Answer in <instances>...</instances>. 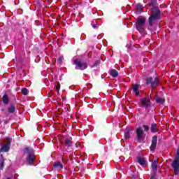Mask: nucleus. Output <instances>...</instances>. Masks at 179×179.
<instances>
[{
  "instance_id": "obj_11",
  "label": "nucleus",
  "mask_w": 179,
  "mask_h": 179,
  "mask_svg": "<svg viewBox=\"0 0 179 179\" xmlns=\"http://www.w3.org/2000/svg\"><path fill=\"white\" fill-rule=\"evenodd\" d=\"M132 90L136 96H139V85L133 84Z\"/></svg>"
},
{
  "instance_id": "obj_16",
  "label": "nucleus",
  "mask_w": 179,
  "mask_h": 179,
  "mask_svg": "<svg viewBox=\"0 0 179 179\" xmlns=\"http://www.w3.org/2000/svg\"><path fill=\"white\" fill-rule=\"evenodd\" d=\"M155 100L157 103H159V104H163V103L165 101L164 99L160 98L157 96H155Z\"/></svg>"
},
{
  "instance_id": "obj_14",
  "label": "nucleus",
  "mask_w": 179,
  "mask_h": 179,
  "mask_svg": "<svg viewBox=\"0 0 179 179\" xmlns=\"http://www.w3.org/2000/svg\"><path fill=\"white\" fill-rule=\"evenodd\" d=\"M109 73L110 76H113V78H117V76H118V71H117L115 69L110 70Z\"/></svg>"
},
{
  "instance_id": "obj_4",
  "label": "nucleus",
  "mask_w": 179,
  "mask_h": 179,
  "mask_svg": "<svg viewBox=\"0 0 179 179\" xmlns=\"http://www.w3.org/2000/svg\"><path fill=\"white\" fill-rule=\"evenodd\" d=\"M74 64L78 66V69H81V71H83V69H86L87 68V64L85 62H80L78 59L74 60Z\"/></svg>"
},
{
  "instance_id": "obj_24",
  "label": "nucleus",
  "mask_w": 179,
  "mask_h": 179,
  "mask_svg": "<svg viewBox=\"0 0 179 179\" xmlns=\"http://www.w3.org/2000/svg\"><path fill=\"white\" fill-rule=\"evenodd\" d=\"M59 64H62V61H64V57H59V59H57Z\"/></svg>"
},
{
  "instance_id": "obj_17",
  "label": "nucleus",
  "mask_w": 179,
  "mask_h": 179,
  "mask_svg": "<svg viewBox=\"0 0 179 179\" xmlns=\"http://www.w3.org/2000/svg\"><path fill=\"white\" fill-rule=\"evenodd\" d=\"M131 131V128L127 127L126 128L125 132H124V137L126 139H129V132Z\"/></svg>"
},
{
  "instance_id": "obj_2",
  "label": "nucleus",
  "mask_w": 179,
  "mask_h": 179,
  "mask_svg": "<svg viewBox=\"0 0 179 179\" xmlns=\"http://www.w3.org/2000/svg\"><path fill=\"white\" fill-rule=\"evenodd\" d=\"M24 157L26 159V164H31L34 163V154H33V149L27 148L24 149Z\"/></svg>"
},
{
  "instance_id": "obj_15",
  "label": "nucleus",
  "mask_w": 179,
  "mask_h": 179,
  "mask_svg": "<svg viewBox=\"0 0 179 179\" xmlns=\"http://www.w3.org/2000/svg\"><path fill=\"white\" fill-rule=\"evenodd\" d=\"M159 163V161L157 159L155 160L152 163V169L153 171H156L157 170V164Z\"/></svg>"
},
{
  "instance_id": "obj_21",
  "label": "nucleus",
  "mask_w": 179,
  "mask_h": 179,
  "mask_svg": "<svg viewBox=\"0 0 179 179\" xmlns=\"http://www.w3.org/2000/svg\"><path fill=\"white\" fill-rule=\"evenodd\" d=\"M3 101L5 104H8V102L9 101V100L8 99V95H6V94L3 95Z\"/></svg>"
},
{
  "instance_id": "obj_9",
  "label": "nucleus",
  "mask_w": 179,
  "mask_h": 179,
  "mask_svg": "<svg viewBox=\"0 0 179 179\" xmlns=\"http://www.w3.org/2000/svg\"><path fill=\"white\" fill-rule=\"evenodd\" d=\"M142 9H143V6H142V4L141 3H138L137 5H136L134 12L137 15H140V13H142Z\"/></svg>"
},
{
  "instance_id": "obj_13",
  "label": "nucleus",
  "mask_w": 179,
  "mask_h": 179,
  "mask_svg": "<svg viewBox=\"0 0 179 179\" xmlns=\"http://www.w3.org/2000/svg\"><path fill=\"white\" fill-rule=\"evenodd\" d=\"M55 169L57 170H62L64 169V163H61L60 162H56L54 164Z\"/></svg>"
},
{
  "instance_id": "obj_5",
  "label": "nucleus",
  "mask_w": 179,
  "mask_h": 179,
  "mask_svg": "<svg viewBox=\"0 0 179 179\" xmlns=\"http://www.w3.org/2000/svg\"><path fill=\"white\" fill-rule=\"evenodd\" d=\"M136 134H137V139L138 142H143V130L142 128L139 127L136 129Z\"/></svg>"
},
{
  "instance_id": "obj_1",
  "label": "nucleus",
  "mask_w": 179,
  "mask_h": 179,
  "mask_svg": "<svg viewBox=\"0 0 179 179\" xmlns=\"http://www.w3.org/2000/svg\"><path fill=\"white\" fill-rule=\"evenodd\" d=\"M160 18V10H159L158 8L154 7L152 8V15L149 17V27L148 30H152V26H153V23L157 20V19Z\"/></svg>"
},
{
  "instance_id": "obj_7",
  "label": "nucleus",
  "mask_w": 179,
  "mask_h": 179,
  "mask_svg": "<svg viewBox=\"0 0 179 179\" xmlns=\"http://www.w3.org/2000/svg\"><path fill=\"white\" fill-rule=\"evenodd\" d=\"M157 145V136H154L152 137V144H151V147H150V150L152 152H153L155 150V149H156Z\"/></svg>"
},
{
  "instance_id": "obj_10",
  "label": "nucleus",
  "mask_w": 179,
  "mask_h": 179,
  "mask_svg": "<svg viewBox=\"0 0 179 179\" xmlns=\"http://www.w3.org/2000/svg\"><path fill=\"white\" fill-rule=\"evenodd\" d=\"M137 160L139 164H141V166H143V167H145V166H148V162H146V159H145V158L138 157L137 158Z\"/></svg>"
},
{
  "instance_id": "obj_19",
  "label": "nucleus",
  "mask_w": 179,
  "mask_h": 179,
  "mask_svg": "<svg viewBox=\"0 0 179 179\" xmlns=\"http://www.w3.org/2000/svg\"><path fill=\"white\" fill-rule=\"evenodd\" d=\"M151 132H157V124L155 123L151 125Z\"/></svg>"
},
{
  "instance_id": "obj_8",
  "label": "nucleus",
  "mask_w": 179,
  "mask_h": 179,
  "mask_svg": "<svg viewBox=\"0 0 179 179\" xmlns=\"http://www.w3.org/2000/svg\"><path fill=\"white\" fill-rule=\"evenodd\" d=\"M141 104L143 107H145V108L149 107V106H150V99H149V98H143L141 100Z\"/></svg>"
},
{
  "instance_id": "obj_18",
  "label": "nucleus",
  "mask_w": 179,
  "mask_h": 179,
  "mask_svg": "<svg viewBox=\"0 0 179 179\" xmlns=\"http://www.w3.org/2000/svg\"><path fill=\"white\" fill-rule=\"evenodd\" d=\"M66 146H68V148H71L72 146V139L71 138H66L65 141Z\"/></svg>"
},
{
  "instance_id": "obj_3",
  "label": "nucleus",
  "mask_w": 179,
  "mask_h": 179,
  "mask_svg": "<svg viewBox=\"0 0 179 179\" xmlns=\"http://www.w3.org/2000/svg\"><path fill=\"white\" fill-rule=\"evenodd\" d=\"M146 22V18L140 17L137 18L136 22V27L139 33H143L145 31V23Z\"/></svg>"
},
{
  "instance_id": "obj_6",
  "label": "nucleus",
  "mask_w": 179,
  "mask_h": 179,
  "mask_svg": "<svg viewBox=\"0 0 179 179\" xmlns=\"http://www.w3.org/2000/svg\"><path fill=\"white\" fill-rule=\"evenodd\" d=\"M147 83H151V87L152 89H155L157 85H159V80L157 78H155L153 81V79L152 78H148L147 79Z\"/></svg>"
},
{
  "instance_id": "obj_22",
  "label": "nucleus",
  "mask_w": 179,
  "mask_h": 179,
  "mask_svg": "<svg viewBox=\"0 0 179 179\" xmlns=\"http://www.w3.org/2000/svg\"><path fill=\"white\" fill-rule=\"evenodd\" d=\"M28 90L27 88H23L22 90V93L24 94V96H27V93H28Z\"/></svg>"
},
{
  "instance_id": "obj_28",
  "label": "nucleus",
  "mask_w": 179,
  "mask_h": 179,
  "mask_svg": "<svg viewBox=\"0 0 179 179\" xmlns=\"http://www.w3.org/2000/svg\"><path fill=\"white\" fill-rule=\"evenodd\" d=\"M7 179H13V178H8Z\"/></svg>"
},
{
  "instance_id": "obj_27",
  "label": "nucleus",
  "mask_w": 179,
  "mask_h": 179,
  "mask_svg": "<svg viewBox=\"0 0 179 179\" xmlns=\"http://www.w3.org/2000/svg\"><path fill=\"white\" fill-rule=\"evenodd\" d=\"M92 27H93L94 29H96V27H97V25H96V24H92Z\"/></svg>"
},
{
  "instance_id": "obj_26",
  "label": "nucleus",
  "mask_w": 179,
  "mask_h": 179,
  "mask_svg": "<svg viewBox=\"0 0 179 179\" xmlns=\"http://www.w3.org/2000/svg\"><path fill=\"white\" fill-rule=\"evenodd\" d=\"M3 169V162L0 163V170Z\"/></svg>"
},
{
  "instance_id": "obj_23",
  "label": "nucleus",
  "mask_w": 179,
  "mask_h": 179,
  "mask_svg": "<svg viewBox=\"0 0 179 179\" xmlns=\"http://www.w3.org/2000/svg\"><path fill=\"white\" fill-rule=\"evenodd\" d=\"M59 89H61V84L57 83V85L56 86V90H57V93H59Z\"/></svg>"
},
{
  "instance_id": "obj_12",
  "label": "nucleus",
  "mask_w": 179,
  "mask_h": 179,
  "mask_svg": "<svg viewBox=\"0 0 179 179\" xmlns=\"http://www.w3.org/2000/svg\"><path fill=\"white\" fill-rule=\"evenodd\" d=\"M10 145V141L1 147L0 152H9Z\"/></svg>"
},
{
  "instance_id": "obj_25",
  "label": "nucleus",
  "mask_w": 179,
  "mask_h": 179,
  "mask_svg": "<svg viewBox=\"0 0 179 179\" xmlns=\"http://www.w3.org/2000/svg\"><path fill=\"white\" fill-rule=\"evenodd\" d=\"M143 128H144L145 131H149V127L148 126L144 125Z\"/></svg>"
},
{
  "instance_id": "obj_20",
  "label": "nucleus",
  "mask_w": 179,
  "mask_h": 179,
  "mask_svg": "<svg viewBox=\"0 0 179 179\" xmlns=\"http://www.w3.org/2000/svg\"><path fill=\"white\" fill-rule=\"evenodd\" d=\"M15 110H16L15 106H10L8 109V113H15Z\"/></svg>"
}]
</instances>
